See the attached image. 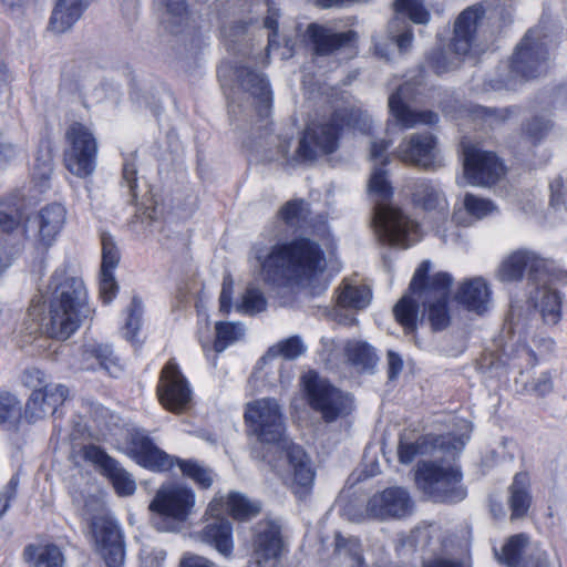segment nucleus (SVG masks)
Returning <instances> with one entry per match:
<instances>
[{"label": "nucleus", "mask_w": 567, "mask_h": 567, "mask_svg": "<svg viewBox=\"0 0 567 567\" xmlns=\"http://www.w3.org/2000/svg\"><path fill=\"white\" fill-rule=\"evenodd\" d=\"M244 420L248 435L284 451L290 488L299 499H306L312 491L315 470L302 447L288 441L282 405L274 398L252 400L245 405Z\"/></svg>", "instance_id": "f257e3e1"}, {"label": "nucleus", "mask_w": 567, "mask_h": 567, "mask_svg": "<svg viewBox=\"0 0 567 567\" xmlns=\"http://www.w3.org/2000/svg\"><path fill=\"white\" fill-rule=\"evenodd\" d=\"M93 312L83 280L64 268L51 276L42 302H33L29 309V316L39 322L41 331L56 340L69 339L92 319Z\"/></svg>", "instance_id": "f03ea898"}, {"label": "nucleus", "mask_w": 567, "mask_h": 567, "mask_svg": "<svg viewBox=\"0 0 567 567\" xmlns=\"http://www.w3.org/2000/svg\"><path fill=\"white\" fill-rule=\"evenodd\" d=\"M262 281L275 288L310 286L326 269V256L319 244L306 237L276 244L267 254L252 248Z\"/></svg>", "instance_id": "7ed1b4c3"}, {"label": "nucleus", "mask_w": 567, "mask_h": 567, "mask_svg": "<svg viewBox=\"0 0 567 567\" xmlns=\"http://www.w3.org/2000/svg\"><path fill=\"white\" fill-rule=\"evenodd\" d=\"M430 268L429 260L420 264L410 282L409 292L393 308L396 321L406 332L416 329L420 303L433 330H443L451 322L447 300L453 278L447 272H436L430 277Z\"/></svg>", "instance_id": "20e7f679"}, {"label": "nucleus", "mask_w": 567, "mask_h": 567, "mask_svg": "<svg viewBox=\"0 0 567 567\" xmlns=\"http://www.w3.org/2000/svg\"><path fill=\"white\" fill-rule=\"evenodd\" d=\"M369 195L375 202L373 226L379 239L391 246L406 248L420 240L419 224L401 208L386 204L392 186L382 167H374L368 184Z\"/></svg>", "instance_id": "39448f33"}, {"label": "nucleus", "mask_w": 567, "mask_h": 567, "mask_svg": "<svg viewBox=\"0 0 567 567\" xmlns=\"http://www.w3.org/2000/svg\"><path fill=\"white\" fill-rule=\"evenodd\" d=\"M455 430L446 434H426L415 440L406 434L401 435L398 455L402 464H410L416 456L431 455L434 457H454L460 454L470 439L472 425L460 419L454 424Z\"/></svg>", "instance_id": "423d86ee"}, {"label": "nucleus", "mask_w": 567, "mask_h": 567, "mask_svg": "<svg viewBox=\"0 0 567 567\" xmlns=\"http://www.w3.org/2000/svg\"><path fill=\"white\" fill-rule=\"evenodd\" d=\"M415 484L435 502L457 503L466 497L458 466L436 461H421L415 470Z\"/></svg>", "instance_id": "0eeeda50"}, {"label": "nucleus", "mask_w": 567, "mask_h": 567, "mask_svg": "<svg viewBox=\"0 0 567 567\" xmlns=\"http://www.w3.org/2000/svg\"><path fill=\"white\" fill-rule=\"evenodd\" d=\"M22 382L32 390L24 410L30 422L53 415L69 398V389L64 384L50 383L45 373L37 368L27 369Z\"/></svg>", "instance_id": "6e6552de"}, {"label": "nucleus", "mask_w": 567, "mask_h": 567, "mask_svg": "<svg viewBox=\"0 0 567 567\" xmlns=\"http://www.w3.org/2000/svg\"><path fill=\"white\" fill-rule=\"evenodd\" d=\"M301 385L311 409L321 414L326 422L346 416L352 409V399L322 379L315 371H308L301 378Z\"/></svg>", "instance_id": "1a4fd4ad"}, {"label": "nucleus", "mask_w": 567, "mask_h": 567, "mask_svg": "<svg viewBox=\"0 0 567 567\" xmlns=\"http://www.w3.org/2000/svg\"><path fill=\"white\" fill-rule=\"evenodd\" d=\"M339 126L332 122L328 124L310 125L305 131L295 154L289 157L288 150L291 141H284L278 148L276 159L287 163H303L313 161L319 154H330L338 147Z\"/></svg>", "instance_id": "9d476101"}, {"label": "nucleus", "mask_w": 567, "mask_h": 567, "mask_svg": "<svg viewBox=\"0 0 567 567\" xmlns=\"http://www.w3.org/2000/svg\"><path fill=\"white\" fill-rule=\"evenodd\" d=\"M346 511L349 519L357 523L370 518L377 520L398 519L412 513L413 501L405 488L389 487L373 494L368 499L364 511L352 513L350 506Z\"/></svg>", "instance_id": "9b49d317"}, {"label": "nucleus", "mask_w": 567, "mask_h": 567, "mask_svg": "<svg viewBox=\"0 0 567 567\" xmlns=\"http://www.w3.org/2000/svg\"><path fill=\"white\" fill-rule=\"evenodd\" d=\"M69 148L64 152V165L73 175L85 178L96 167L97 143L89 127L73 123L65 133Z\"/></svg>", "instance_id": "f8f14e48"}, {"label": "nucleus", "mask_w": 567, "mask_h": 567, "mask_svg": "<svg viewBox=\"0 0 567 567\" xmlns=\"http://www.w3.org/2000/svg\"><path fill=\"white\" fill-rule=\"evenodd\" d=\"M554 267V261L542 258L535 251L519 249L509 254L496 270V278L503 282H513L522 280L525 270H527L528 287L534 282L546 279L549 270Z\"/></svg>", "instance_id": "ddd939ff"}, {"label": "nucleus", "mask_w": 567, "mask_h": 567, "mask_svg": "<svg viewBox=\"0 0 567 567\" xmlns=\"http://www.w3.org/2000/svg\"><path fill=\"white\" fill-rule=\"evenodd\" d=\"M195 504V494L190 488L169 483L158 488L150 504V509L172 524H181L192 515Z\"/></svg>", "instance_id": "4468645a"}, {"label": "nucleus", "mask_w": 567, "mask_h": 567, "mask_svg": "<svg viewBox=\"0 0 567 567\" xmlns=\"http://www.w3.org/2000/svg\"><path fill=\"white\" fill-rule=\"evenodd\" d=\"M560 279L561 272L554 266L546 279L529 286L528 303L547 327L557 326L563 318V295L554 287V284Z\"/></svg>", "instance_id": "2eb2a0df"}, {"label": "nucleus", "mask_w": 567, "mask_h": 567, "mask_svg": "<svg viewBox=\"0 0 567 567\" xmlns=\"http://www.w3.org/2000/svg\"><path fill=\"white\" fill-rule=\"evenodd\" d=\"M463 168L464 179L473 186H489L505 174L503 163L493 152L475 145H463Z\"/></svg>", "instance_id": "dca6fc26"}, {"label": "nucleus", "mask_w": 567, "mask_h": 567, "mask_svg": "<svg viewBox=\"0 0 567 567\" xmlns=\"http://www.w3.org/2000/svg\"><path fill=\"white\" fill-rule=\"evenodd\" d=\"M394 154L403 163L425 169H436L443 165L436 138L430 133L408 135L399 144Z\"/></svg>", "instance_id": "f3484780"}, {"label": "nucleus", "mask_w": 567, "mask_h": 567, "mask_svg": "<svg viewBox=\"0 0 567 567\" xmlns=\"http://www.w3.org/2000/svg\"><path fill=\"white\" fill-rule=\"evenodd\" d=\"M394 18L389 22L388 34L391 44H395L401 52L408 51L412 45V31L406 18L414 23L424 24L430 19V13L424 9L420 0H396L394 2Z\"/></svg>", "instance_id": "a211bd4d"}, {"label": "nucleus", "mask_w": 567, "mask_h": 567, "mask_svg": "<svg viewBox=\"0 0 567 567\" xmlns=\"http://www.w3.org/2000/svg\"><path fill=\"white\" fill-rule=\"evenodd\" d=\"M95 549L107 567H121L124 563V544L118 526L106 516H96L91 522Z\"/></svg>", "instance_id": "6ab92c4d"}, {"label": "nucleus", "mask_w": 567, "mask_h": 567, "mask_svg": "<svg viewBox=\"0 0 567 567\" xmlns=\"http://www.w3.org/2000/svg\"><path fill=\"white\" fill-rule=\"evenodd\" d=\"M157 392L162 405L172 412H184L190 405L192 391L185 377L173 361H168L164 367Z\"/></svg>", "instance_id": "aec40b11"}, {"label": "nucleus", "mask_w": 567, "mask_h": 567, "mask_svg": "<svg viewBox=\"0 0 567 567\" xmlns=\"http://www.w3.org/2000/svg\"><path fill=\"white\" fill-rule=\"evenodd\" d=\"M547 60L544 43L533 38V32L528 31L513 54L511 69L513 73L529 80L546 72Z\"/></svg>", "instance_id": "412c9836"}, {"label": "nucleus", "mask_w": 567, "mask_h": 567, "mask_svg": "<svg viewBox=\"0 0 567 567\" xmlns=\"http://www.w3.org/2000/svg\"><path fill=\"white\" fill-rule=\"evenodd\" d=\"M496 556L508 567H553L547 553L530 544L525 534L509 537Z\"/></svg>", "instance_id": "4be33fe9"}, {"label": "nucleus", "mask_w": 567, "mask_h": 567, "mask_svg": "<svg viewBox=\"0 0 567 567\" xmlns=\"http://www.w3.org/2000/svg\"><path fill=\"white\" fill-rule=\"evenodd\" d=\"M254 561L256 567H276L284 550L280 526L274 520H261L255 526Z\"/></svg>", "instance_id": "5701e85b"}, {"label": "nucleus", "mask_w": 567, "mask_h": 567, "mask_svg": "<svg viewBox=\"0 0 567 567\" xmlns=\"http://www.w3.org/2000/svg\"><path fill=\"white\" fill-rule=\"evenodd\" d=\"M414 95L413 84L406 82L389 96V109L393 117L402 128L435 124L439 121L436 113L432 111H415L408 105V102Z\"/></svg>", "instance_id": "b1692460"}, {"label": "nucleus", "mask_w": 567, "mask_h": 567, "mask_svg": "<svg viewBox=\"0 0 567 567\" xmlns=\"http://www.w3.org/2000/svg\"><path fill=\"white\" fill-rule=\"evenodd\" d=\"M485 17L481 4L468 7L460 13L454 23L451 48L460 56L467 55L476 43L477 31Z\"/></svg>", "instance_id": "393cba45"}, {"label": "nucleus", "mask_w": 567, "mask_h": 567, "mask_svg": "<svg viewBox=\"0 0 567 567\" xmlns=\"http://www.w3.org/2000/svg\"><path fill=\"white\" fill-rule=\"evenodd\" d=\"M130 453L140 465L152 471H167L174 465L173 458L154 445L144 432L132 433Z\"/></svg>", "instance_id": "a878e982"}, {"label": "nucleus", "mask_w": 567, "mask_h": 567, "mask_svg": "<svg viewBox=\"0 0 567 567\" xmlns=\"http://www.w3.org/2000/svg\"><path fill=\"white\" fill-rule=\"evenodd\" d=\"M66 210L61 204H49L41 208L29 223L37 228V240L44 248L50 247L62 230Z\"/></svg>", "instance_id": "bb28decb"}, {"label": "nucleus", "mask_w": 567, "mask_h": 567, "mask_svg": "<svg viewBox=\"0 0 567 567\" xmlns=\"http://www.w3.org/2000/svg\"><path fill=\"white\" fill-rule=\"evenodd\" d=\"M454 299L468 311L482 315L491 303V289L484 278L474 277L460 284Z\"/></svg>", "instance_id": "cd10ccee"}, {"label": "nucleus", "mask_w": 567, "mask_h": 567, "mask_svg": "<svg viewBox=\"0 0 567 567\" xmlns=\"http://www.w3.org/2000/svg\"><path fill=\"white\" fill-rule=\"evenodd\" d=\"M234 75L239 85L257 100L259 114L267 116L271 105V91L264 75L247 66L236 68Z\"/></svg>", "instance_id": "c85d7f7f"}, {"label": "nucleus", "mask_w": 567, "mask_h": 567, "mask_svg": "<svg viewBox=\"0 0 567 567\" xmlns=\"http://www.w3.org/2000/svg\"><path fill=\"white\" fill-rule=\"evenodd\" d=\"M82 359L84 369L95 370L97 367L103 369L111 377L117 378L123 367L109 344L90 342L83 346Z\"/></svg>", "instance_id": "c756f323"}, {"label": "nucleus", "mask_w": 567, "mask_h": 567, "mask_svg": "<svg viewBox=\"0 0 567 567\" xmlns=\"http://www.w3.org/2000/svg\"><path fill=\"white\" fill-rule=\"evenodd\" d=\"M308 34L313 43L315 52L318 55L331 54L350 45L355 39V32L353 31L334 33L317 24H310L308 27Z\"/></svg>", "instance_id": "7c9ffc66"}, {"label": "nucleus", "mask_w": 567, "mask_h": 567, "mask_svg": "<svg viewBox=\"0 0 567 567\" xmlns=\"http://www.w3.org/2000/svg\"><path fill=\"white\" fill-rule=\"evenodd\" d=\"M89 0H58L50 18L49 27L55 33L70 30L82 17Z\"/></svg>", "instance_id": "2f4dec72"}, {"label": "nucleus", "mask_w": 567, "mask_h": 567, "mask_svg": "<svg viewBox=\"0 0 567 567\" xmlns=\"http://www.w3.org/2000/svg\"><path fill=\"white\" fill-rule=\"evenodd\" d=\"M200 538L203 542L213 545L221 555L226 557L231 555L234 548L231 525L227 519L216 517L204 527Z\"/></svg>", "instance_id": "473e14b6"}, {"label": "nucleus", "mask_w": 567, "mask_h": 567, "mask_svg": "<svg viewBox=\"0 0 567 567\" xmlns=\"http://www.w3.org/2000/svg\"><path fill=\"white\" fill-rule=\"evenodd\" d=\"M412 199L416 206L425 210H440L444 213L446 209V200L444 195L437 189L432 182L422 179L413 184Z\"/></svg>", "instance_id": "72a5a7b5"}, {"label": "nucleus", "mask_w": 567, "mask_h": 567, "mask_svg": "<svg viewBox=\"0 0 567 567\" xmlns=\"http://www.w3.org/2000/svg\"><path fill=\"white\" fill-rule=\"evenodd\" d=\"M371 301V291L367 286L352 285L349 280H343L339 287L337 303L340 309L361 310Z\"/></svg>", "instance_id": "f704fd0d"}, {"label": "nucleus", "mask_w": 567, "mask_h": 567, "mask_svg": "<svg viewBox=\"0 0 567 567\" xmlns=\"http://www.w3.org/2000/svg\"><path fill=\"white\" fill-rule=\"evenodd\" d=\"M529 478L526 473H518L509 487L512 518L523 517L530 506Z\"/></svg>", "instance_id": "c9c22d12"}, {"label": "nucleus", "mask_w": 567, "mask_h": 567, "mask_svg": "<svg viewBox=\"0 0 567 567\" xmlns=\"http://www.w3.org/2000/svg\"><path fill=\"white\" fill-rule=\"evenodd\" d=\"M33 567H63L64 555L60 547L53 544L29 546L25 549Z\"/></svg>", "instance_id": "e433bc0d"}, {"label": "nucleus", "mask_w": 567, "mask_h": 567, "mask_svg": "<svg viewBox=\"0 0 567 567\" xmlns=\"http://www.w3.org/2000/svg\"><path fill=\"white\" fill-rule=\"evenodd\" d=\"M344 353L352 364L361 369L373 368L377 362L374 349L363 341H348L344 347Z\"/></svg>", "instance_id": "4c0bfd02"}, {"label": "nucleus", "mask_w": 567, "mask_h": 567, "mask_svg": "<svg viewBox=\"0 0 567 567\" xmlns=\"http://www.w3.org/2000/svg\"><path fill=\"white\" fill-rule=\"evenodd\" d=\"M309 215V205L303 199H291L278 212V218L289 227L299 228Z\"/></svg>", "instance_id": "58836bf2"}, {"label": "nucleus", "mask_w": 567, "mask_h": 567, "mask_svg": "<svg viewBox=\"0 0 567 567\" xmlns=\"http://www.w3.org/2000/svg\"><path fill=\"white\" fill-rule=\"evenodd\" d=\"M226 509L239 520L249 519L260 512V506L250 502L244 495L230 493L225 502Z\"/></svg>", "instance_id": "ea45409f"}, {"label": "nucleus", "mask_w": 567, "mask_h": 567, "mask_svg": "<svg viewBox=\"0 0 567 567\" xmlns=\"http://www.w3.org/2000/svg\"><path fill=\"white\" fill-rule=\"evenodd\" d=\"M21 221V204L17 196L0 200V227L3 231L14 230Z\"/></svg>", "instance_id": "a19ab883"}, {"label": "nucleus", "mask_w": 567, "mask_h": 567, "mask_svg": "<svg viewBox=\"0 0 567 567\" xmlns=\"http://www.w3.org/2000/svg\"><path fill=\"white\" fill-rule=\"evenodd\" d=\"M305 350L306 347L299 337H290L271 347L267 351V353L261 358V361L266 363L268 360L275 359L278 355H281L282 358L288 360H293L301 355L305 352Z\"/></svg>", "instance_id": "79ce46f5"}, {"label": "nucleus", "mask_w": 567, "mask_h": 567, "mask_svg": "<svg viewBox=\"0 0 567 567\" xmlns=\"http://www.w3.org/2000/svg\"><path fill=\"white\" fill-rule=\"evenodd\" d=\"M104 474L112 482V485L118 495L130 496L134 494L136 483L132 475L123 468L117 461L113 466H110Z\"/></svg>", "instance_id": "37998d69"}, {"label": "nucleus", "mask_w": 567, "mask_h": 567, "mask_svg": "<svg viewBox=\"0 0 567 567\" xmlns=\"http://www.w3.org/2000/svg\"><path fill=\"white\" fill-rule=\"evenodd\" d=\"M215 329L216 340L214 349L216 352L224 351L229 344L238 341L245 334V329L240 323L217 322Z\"/></svg>", "instance_id": "c03bdc74"}, {"label": "nucleus", "mask_w": 567, "mask_h": 567, "mask_svg": "<svg viewBox=\"0 0 567 567\" xmlns=\"http://www.w3.org/2000/svg\"><path fill=\"white\" fill-rule=\"evenodd\" d=\"M188 21L187 8L184 0H166V12L164 16L165 28L173 33H178L183 24Z\"/></svg>", "instance_id": "a18cd8bd"}, {"label": "nucleus", "mask_w": 567, "mask_h": 567, "mask_svg": "<svg viewBox=\"0 0 567 567\" xmlns=\"http://www.w3.org/2000/svg\"><path fill=\"white\" fill-rule=\"evenodd\" d=\"M266 307L267 300L264 292L254 285H249L236 309L241 313L255 315L266 310Z\"/></svg>", "instance_id": "49530a36"}, {"label": "nucleus", "mask_w": 567, "mask_h": 567, "mask_svg": "<svg viewBox=\"0 0 567 567\" xmlns=\"http://www.w3.org/2000/svg\"><path fill=\"white\" fill-rule=\"evenodd\" d=\"M127 317L124 326V336L127 340H133L141 328L143 303L138 297H133L126 309Z\"/></svg>", "instance_id": "de8ad7c7"}, {"label": "nucleus", "mask_w": 567, "mask_h": 567, "mask_svg": "<svg viewBox=\"0 0 567 567\" xmlns=\"http://www.w3.org/2000/svg\"><path fill=\"white\" fill-rule=\"evenodd\" d=\"M464 207L466 212L476 219L485 218L497 212V207L489 199L467 194L464 197Z\"/></svg>", "instance_id": "09e8293b"}, {"label": "nucleus", "mask_w": 567, "mask_h": 567, "mask_svg": "<svg viewBox=\"0 0 567 567\" xmlns=\"http://www.w3.org/2000/svg\"><path fill=\"white\" fill-rule=\"evenodd\" d=\"M176 462L183 474L195 481L200 487L208 488L212 486L213 476L210 471L192 461L177 460Z\"/></svg>", "instance_id": "8fccbe9b"}, {"label": "nucleus", "mask_w": 567, "mask_h": 567, "mask_svg": "<svg viewBox=\"0 0 567 567\" xmlns=\"http://www.w3.org/2000/svg\"><path fill=\"white\" fill-rule=\"evenodd\" d=\"M102 266L101 270H114L120 262V250L110 234L101 235Z\"/></svg>", "instance_id": "3c124183"}, {"label": "nucleus", "mask_w": 567, "mask_h": 567, "mask_svg": "<svg viewBox=\"0 0 567 567\" xmlns=\"http://www.w3.org/2000/svg\"><path fill=\"white\" fill-rule=\"evenodd\" d=\"M336 551L339 555H348L358 567H361L363 557L361 555L360 542L354 537H343L340 534L336 535Z\"/></svg>", "instance_id": "603ef678"}, {"label": "nucleus", "mask_w": 567, "mask_h": 567, "mask_svg": "<svg viewBox=\"0 0 567 567\" xmlns=\"http://www.w3.org/2000/svg\"><path fill=\"white\" fill-rule=\"evenodd\" d=\"M19 404L20 402L14 394L8 391L0 392V424L6 423L19 413Z\"/></svg>", "instance_id": "864d4df0"}, {"label": "nucleus", "mask_w": 567, "mask_h": 567, "mask_svg": "<svg viewBox=\"0 0 567 567\" xmlns=\"http://www.w3.org/2000/svg\"><path fill=\"white\" fill-rule=\"evenodd\" d=\"M113 271L114 270H101L100 295L104 303L111 302L118 290Z\"/></svg>", "instance_id": "5fc2aeb1"}, {"label": "nucleus", "mask_w": 567, "mask_h": 567, "mask_svg": "<svg viewBox=\"0 0 567 567\" xmlns=\"http://www.w3.org/2000/svg\"><path fill=\"white\" fill-rule=\"evenodd\" d=\"M84 457L97 464L105 473L110 466L116 463L114 458L109 456L102 449L95 445H89L84 449Z\"/></svg>", "instance_id": "6e6d98bb"}, {"label": "nucleus", "mask_w": 567, "mask_h": 567, "mask_svg": "<svg viewBox=\"0 0 567 567\" xmlns=\"http://www.w3.org/2000/svg\"><path fill=\"white\" fill-rule=\"evenodd\" d=\"M553 388L551 375L548 372H543L526 385V391L537 396H545L553 391Z\"/></svg>", "instance_id": "4d7b16f0"}, {"label": "nucleus", "mask_w": 567, "mask_h": 567, "mask_svg": "<svg viewBox=\"0 0 567 567\" xmlns=\"http://www.w3.org/2000/svg\"><path fill=\"white\" fill-rule=\"evenodd\" d=\"M137 169L135 162V154H131L128 157L124 159L123 169H122V178L123 182L128 187L131 195L135 196V188L137 186Z\"/></svg>", "instance_id": "13d9d810"}, {"label": "nucleus", "mask_w": 567, "mask_h": 567, "mask_svg": "<svg viewBox=\"0 0 567 567\" xmlns=\"http://www.w3.org/2000/svg\"><path fill=\"white\" fill-rule=\"evenodd\" d=\"M234 292V280L230 275L223 279L221 291L219 296V311L228 315L231 309V298Z\"/></svg>", "instance_id": "bf43d9fd"}, {"label": "nucleus", "mask_w": 567, "mask_h": 567, "mask_svg": "<svg viewBox=\"0 0 567 567\" xmlns=\"http://www.w3.org/2000/svg\"><path fill=\"white\" fill-rule=\"evenodd\" d=\"M18 484V477L13 476L0 492V518L9 509L11 501L16 497Z\"/></svg>", "instance_id": "052dcab7"}, {"label": "nucleus", "mask_w": 567, "mask_h": 567, "mask_svg": "<svg viewBox=\"0 0 567 567\" xmlns=\"http://www.w3.org/2000/svg\"><path fill=\"white\" fill-rule=\"evenodd\" d=\"M550 122L543 117H534L525 126V133L534 141L540 140L549 130Z\"/></svg>", "instance_id": "680f3d73"}, {"label": "nucleus", "mask_w": 567, "mask_h": 567, "mask_svg": "<svg viewBox=\"0 0 567 567\" xmlns=\"http://www.w3.org/2000/svg\"><path fill=\"white\" fill-rule=\"evenodd\" d=\"M390 146V142L386 140H378L371 143L370 157L373 161H381L382 165L389 163V156L386 154V150Z\"/></svg>", "instance_id": "e2e57ef3"}, {"label": "nucleus", "mask_w": 567, "mask_h": 567, "mask_svg": "<svg viewBox=\"0 0 567 567\" xmlns=\"http://www.w3.org/2000/svg\"><path fill=\"white\" fill-rule=\"evenodd\" d=\"M268 16L266 17L264 24L265 28L271 30V33L268 35V49H272L278 45L276 41L277 29H278V13L275 10H268Z\"/></svg>", "instance_id": "0e129e2a"}, {"label": "nucleus", "mask_w": 567, "mask_h": 567, "mask_svg": "<svg viewBox=\"0 0 567 567\" xmlns=\"http://www.w3.org/2000/svg\"><path fill=\"white\" fill-rule=\"evenodd\" d=\"M179 567H215V564L206 557L186 553L179 561Z\"/></svg>", "instance_id": "69168bd1"}, {"label": "nucleus", "mask_w": 567, "mask_h": 567, "mask_svg": "<svg viewBox=\"0 0 567 567\" xmlns=\"http://www.w3.org/2000/svg\"><path fill=\"white\" fill-rule=\"evenodd\" d=\"M386 359H388V375H389V379L393 380L402 371L403 361H402L401 357L392 350L388 351Z\"/></svg>", "instance_id": "338daca9"}, {"label": "nucleus", "mask_w": 567, "mask_h": 567, "mask_svg": "<svg viewBox=\"0 0 567 567\" xmlns=\"http://www.w3.org/2000/svg\"><path fill=\"white\" fill-rule=\"evenodd\" d=\"M18 150L10 143L0 142V167L9 165L17 158Z\"/></svg>", "instance_id": "774afa93"}]
</instances>
